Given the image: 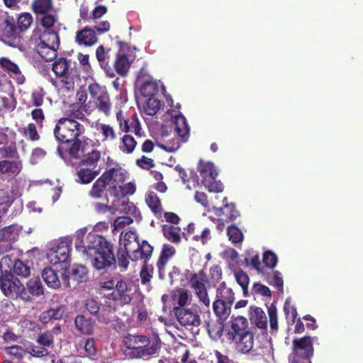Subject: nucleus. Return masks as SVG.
I'll return each mask as SVG.
<instances>
[{
	"label": "nucleus",
	"mask_w": 363,
	"mask_h": 363,
	"mask_svg": "<svg viewBox=\"0 0 363 363\" xmlns=\"http://www.w3.org/2000/svg\"><path fill=\"white\" fill-rule=\"evenodd\" d=\"M83 245H76V249L86 255L92 267L101 270L115 264L116 259L113 245L104 236L89 233Z\"/></svg>",
	"instance_id": "f257e3e1"
},
{
	"label": "nucleus",
	"mask_w": 363,
	"mask_h": 363,
	"mask_svg": "<svg viewBox=\"0 0 363 363\" xmlns=\"http://www.w3.org/2000/svg\"><path fill=\"white\" fill-rule=\"evenodd\" d=\"M85 133V127L76 120L70 118H61L58 120L54 134L56 139L62 143H72L67 152L72 158L79 157V152H86V145L94 144L88 138L81 137Z\"/></svg>",
	"instance_id": "f03ea898"
},
{
	"label": "nucleus",
	"mask_w": 363,
	"mask_h": 363,
	"mask_svg": "<svg viewBox=\"0 0 363 363\" xmlns=\"http://www.w3.org/2000/svg\"><path fill=\"white\" fill-rule=\"evenodd\" d=\"M102 287L111 290L110 293L105 294L106 303L109 307H113L114 309L128 305L133 300L130 294L131 289L128 288L127 282L123 279L108 280L104 283Z\"/></svg>",
	"instance_id": "7ed1b4c3"
},
{
	"label": "nucleus",
	"mask_w": 363,
	"mask_h": 363,
	"mask_svg": "<svg viewBox=\"0 0 363 363\" xmlns=\"http://www.w3.org/2000/svg\"><path fill=\"white\" fill-rule=\"evenodd\" d=\"M153 252V247L146 240H143L141 245H138V249L133 250L132 255L130 257L132 261L143 260L140 277L142 284H148L152 278L154 273V267L152 264H148L149 259L151 258Z\"/></svg>",
	"instance_id": "20e7f679"
},
{
	"label": "nucleus",
	"mask_w": 363,
	"mask_h": 363,
	"mask_svg": "<svg viewBox=\"0 0 363 363\" xmlns=\"http://www.w3.org/2000/svg\"><path fill=\"white\" fill-rule=\"evenodd\" d=\"M0 289L6 297L11 299H28L26 287L11 272H2L0 275Z\"/></svg>",
	"instance_id": "39448f33"
},
{
	"label": "nucleus",
	"mask_w": 363,
	"mask_h": 363,
	"mask_svg": "<svg viewBox=\"0 0 363 363\" xmlns=\"http://www.w3.org/2000/svg\"><path fill=\"white\" fill-rule=\"evenodd\" d=\"M197 169L201 183L209 192L220 193L223 191V184L216 180L218 172L213 162L201 160Z\"/></svg>",
	"instance_id": "423d86ee"
},
{
	"label": "nucleus",
	"mask_w": 363,
	"mask_h": 363,
	"mask_svg": "<svg viewBox=\"0 0 363 363\" xmlns=\"http://www.w3.org/2000/svg\"><path fill=\"white\" fill-rule=\"evenodd\" d=\"M315 337L304 336L292 341V352L289 359L291 363L309 362L313 355V341Z\"/></svg>",
	"instance_id": "0eeeda50"
},
{
	"label": "nucleus",
	"mask_w": 363,
	"mask_h": 363,
	"mask_svg": "<svg viewBox=\"0 0 363 363\" xmlns=\"http://www.w3.org/2000/svg\"><path fill=\"white\" fill-rule=\"evenodd\" d=\"M184 276L191 288L195 291L200 303L208 308L211 301L205 286L206 274L203 271L201 270L199 273H195L191 272L189 269H186Z\"/></svg>",
	"instance_id": "6e6552de"
},
{
	"label": "nucleus",
	"mask_w": 363,
	"mask_h": 363,
	"mask_svg": "<svg viewBox=\"0 0 363 363\" xmlns=\"http://www.w3.org/2000/svg\"><path fill=\"white\" fill-rule=\"evenodd\" d=\"M71 60L65 57H60L55 60L52 65V71L58 77L62 87L67 91L74 89V80L69 69Z\"/></svg>",
	"instance_id": "1a4fd4ad"
},
{
	"label": "nucleus",
	"mask_w": 363,
	"mask_h": 363,
	"mask_svg": "<svg viewBox=\"0 0 363 363\" xmlns=\"http://www.w3.org/2000/svg\"><path fill=\"white\" fill-rule=\"evenodd\" d=\"M71 245L72 240L69 238H61L48 252V258L50 262L53 264L67 262L69 258Z\"/></svg>",
	"instance_id": "9d476101"
},
{
	"label": "nucleus",
	"mask_w": 363,
	"mask_h": 363,
	"mask_svg": "<svg viewBox=\"0 0 363 363\" xmlns=\"http://www.w3.org/2000/svg\"><path fill=\"white\" fill-rule=\"evenodd\" d=\"M74 100L65 101L64 100L65 106H67L69 110L67 111V117L76 119H82L84 115L82 111H87L90 108L89 106L85 104L87 95L86 92H76Z\"/></svg>",
	"instance_id": "9b49d317"
},
{
	"label": "nucleus",
	"mask_w": 363,
	"mask_h": 363,
	"mask_svg": "<svg viewBox=\"0 0 363 363\" xmlns=\"http://www.w3.org/2000/svg\"><path fill=\"white\" fill-rule=\"evenodd\" d=\"M250 330L246 318L243 316L232 317L227 326L226 336L229 340H236L238 337Z\"/></svg>",
	"instance_id": "f8f14e48"
},
{
	"label": "nucleus",
	"mask_w": 363,
	"mask_h": 363,
	"mask_svg": "<svg viewBox=\"0 0 363 363\" xmlns=\"http://www.w3.org/2000/svg\"><path fill=\"white\" fill-rule=\"evenodd\" d=\"M0 35L7 39L14 40L19 36L18 28L16 26L15 18L5 13L2 16V19L0 23Z\"/></svg>",
	"instance_id": "ddd939ff"
},
{
	"label": "nucleus",
	"mask_w": 363,
	"mask_h": 363,
	"mask_svg": "<svg viewBox=\"0 0 363 363\" xmlns=\"http://www.w3.org/2000/svg\"><path fill=\"white\" fill-rule=\"evenodd\" d=\"M176 249L169 244H164L160 257L157 262V267L158 270V277L161 280L165 279L166 266L171 258L176 254Z\"/></svg>",
	"instance_id": "4468645a"
},
{
	"label": "nucleus",
	"mask_w": 363,
	"mask_h": 363,
	"mask_svg": "<svg viewBox=\"0 0 363 363\" xmlns=\"http://www.w3.org/2000/svg\"><path fill=\"white\" fill-rule=\"evenodd\" d=\"M173 311L182 325L199 326L201 323L200 317L196 312L179 307H174Z\"/></svg>",
	"instance_id": "2eb2a0df"
},
{
	"label": "nucleus",
	"mask_w": 363,
	"mask_h": 363,
	"mask_svg": "<svg viewBox=\"0 0 363 363\" xmlns=\"http://www.w3.org/2000/svg\"><path fill=\"white\" fill-rule=\"evenodd\" d=\"M161 345L162 342L158 336L152 339L147 336L146 343L142 345V348L139 351L138 358H148L158 355Z\"/></svg>",
	"instance_id": "dca6fc26"
},
{
	"label": "nucleus",
	"mask_w": 363,
	"mask_h": 363,
	"mask_svg": "<svg viewBox=\"0 0 363 363\" xmlns=\"http://www.w3.org/2000/svg\"><path fill=\"white\" fill-rule=\"evenodd\" d=\"M147 336L143 335H128L124 338V345L125 346L131 350L130 354L138 358L139 351L142 348V345L143 343H146Z\"/></svg>",
	"instance_id": "f3484780"
},
{
	"label": "nucleus",
	"mask_w": 363,
	"mask_h": 363,
	"mask_svg": "<svg viewBox=\"0 0 363 363\" xmlns=\"http://www.w3.org/2000/svg\"><path fill=\"white\" fill-rule=\"evenodd\" d=\"M94 99L96 107L106 116L110 114L111 102L108 92H90Z\"/></svg>",
	"instance_id": "a211bd4d"
},
{
	"label": "nucleus",
	"mask_w": 363,
	"mask_h": 363,
	"mask_svg": "<svg viewBox=\"0 0 363 363\" xmlns=\"http://www.w3.org/2000/svg\"><path fill=\"white\" fill-rule=\"evenodd\" d=\"M98 40L94 29L85 27L77 32L76 42L79 45L91 46L94 45Z\"/></svg>",
	"instance_id": "6ab92c4d"
},
{
	"label": "nucleus",
	"mask_w": 363,
	"mask_h": 363,
	"mask_svg": "<svg viewBox=\"0 0 363 363\" xmlns=\"http://www.w3.org/2000/svg\"><path fill=\"white\" fill-rule=\"evenodd\" d=\"M233 341L235 342V348L238 352L246 354L250 352L254 346V335L250 330Z\"/></svg>",
	"instance_id": "aec40b11"
},
{
	"label": "nucleus",
	"mask_w": 363,
	"mask_h": 363,
	"mask_svg": "<svg viewBox=\"0 0 363 363\" xmlns=\"http://www.w3.org/2000/svg\"><path fill=\"white\" fill-rule=\"evenodd\" d=\"M26 293L28 295V299H23L26 301H31L33 296H40L44 294V288L38 277H33L27 281Z\"/></svg>",
	"instance_id": "412c9836"
},
{
	"label": "nucleus",
	"mask_w": 363,
	"mask_h": 363,
	"mask_svg": "<svg viewBox=\"0 0 363 363\" xmlns=\"http://www.w3.org/2000/svg\"><path fill=\"white\" fill-rule=\"evenodd\" d=\"M144 97H147L146 112L150 116L155 115L164 106V102L156 97L158 92H140Z\"/></svg>",
	"instance_id": "4be33fe9"
},
{
	"label": "nucleus",
	"mask_w": 363,
	"mask_h": 363,
	"mask_svg": "<svg viewBox=\"0 0 363 363\" xmlns=\"http://www.w3.org/2000/svg\"><path fill=\"white\" fill-rule=\"evenodd\" d=\"M108 183L113 182L115 184L113 186V189H116V185H119L123 184L126 178V174L122 169L118 168H110L106 170L102 174Z\"/></svg>",
	"instance_id": "5701e85b"
},
{
	"label": "nucleus",
	"mask_w": 363,
	"mask_h": 363,
	"mask_svg": "<svg viewBox=\"0 0 363 363\" xmlns=\"http://www.w3.org/2000/svg\"><path fill=\"white\" fill-rule=\"evenodd\" d=\"M225 320L217 318L216 320L209 319L206 321V329L209 336L217 340L220 338L223 333Z\"/></svg>",
	"instance_id": "b1692460"
},
{
	"label": "nucleus",
	"mask_w": 363,
	"mask_h": 363,
	"mask_svg": "<svg viewBox=\"0 0 363 363\" xmlns=\"http://www.w3.org/2000/svg\"><path fill=\"white\" fill-rule=\"evenodd\" d=\"M99 174V169L79 166L76 173L77 177L76 181L82 184H87L91 183Z\"/></svg>",
	"instance_id": "393cba45"
},
{
	"label": "nucleus",
	"mask_w": 363,
	"mask_h": 363,
	"mask_svg": "<svg viewBox=\"0 0 363 363\" xmlns=\"http://www.w3.org/2000/svg\"><path fill=\"white\" fill-rule=\"evenodd\" d=\"M108 184L104 176L101 174L93 184L88 195L94 199H101Z\"/></svg>",
	"instance_id": "a878e982"
},
{
	"label": "nucleus",
	"mask_w": 363,
	"mask_h": 363,
	"mask_svg": "<svg viewBox=\"0 0 363 363\" xmlns=\"http://www.w3.org/2000/svg\"><path fill=\"white\" fill-rule=\"evenodd\" d=\"M58 48L40 42L35 47L36 52L47 62L52 61L57 57Z\"/></svg>",
	"instance_id": "bb28decb"
},
{
	"label": "nucleus",
	"mask_w": 363,
	"mask_h": 363,
	"mask_svg": "<svg viewBox=\"0 0 363 363\" xmlns=\"http://www.w3.org/2000/svg\"><path fill=\"white\" fill-rule=\"evenodd\" d=\"M164 237L174 244H179L181 240V228L172 225L164 224L162 226Z\"/></svg>",
	"instance_id": "cd10ccee"
},
{
	"label": "nucleus",
	"mask_w": 363,
	"mask_h": 363,
	"mask_svg": "<svg viewBox=\"0 0 363 363\" xmlns=\"http://www.w3.org/2000/svg\"><path fill=\"white\" fill-rule=\"evenodd\" d=\"M22 163L20 160L9 161L3 160L0 161V173L9 175H17L21 171Z\"/></svg>",
	"instance_id": "c85d7f7f"
},
{
	"label": "nucleus",
	"mask_w": 363,
	"mask_h": 363,
	"mask_svg": "<svg viewBox=\"0 0 363 363\" xmlns=\"http://www.w3.org/2000/svg\"><path fill=\"white\" fill-rule=\"evenodd\" d=\"M174 126L177 134L182 138L183 141H186L189 135L190 128L186 118L183 115L179 114L175 116Z\"/></svg>",
	"instance_id": "c756f323"
},
{
	"label": "nucleus",
	"mask_w": 363,
	"mask_h": 363,
	"mask_svg": "<svg viewBox=\"0 0 363 363\" xmlns=\"http://www.w3.org/2000/svg\"><path fill=\"white\" fill-rule=\"evenodd\" d=\"M250 319L259 328L265 329L267 328V317L261 308L251 306L250 308Z\"/></svg>",
	"instance_id": "7c9ffc66"
},
{
	"label": "nucleus",
	"mask_w": 363,
	"mask_h": 363,
	"mask_svg": "<svg viewBox=\"0 0 363 363\" xmlns=\"http://www.w3.org/2000/svg\"><path fill=\"white\" fill-rule=\"evenodd\" d=\"M228 305H233L235 297L232 289L226 286L225 282L223 281L216 290V299Z\"/></svg>",
	"instance_id": "2f4dec72"
},
{
	"label": "nucleus",
	"mask_w": 363,
	"mask_h": 363,
	"mask_svg": "<svg viewBox=\"0 0 363 363\" xmlns=\"http://www.w3.org/2000/svg\"><path fill=\"white\" fill-rule=\"evenodd\" d=\"M145 202L154 214L157 217H161L162 213V206L157 194L154 191H149L145 195Z\"/></svg>",
	"instance_id": "473e14b6"
},
{
	"label": "nucleus",
	"mask_w": 363,
	"mask_h": 363,
	"mask_svg": "<svg viewBox=\"0 0 363 363\" xmlns=\"http://www.w3.org/2000/svg\"><path fill=\"white\" fill-rule=\"evenodd\" d=\"M101 155L100 151L97 150H92L91 152H89L84 155V157L79 163V166L96 169L98 162L101 159Z\"/></svg>",
	"instance_id": "72a5a7b5"
},
{
	"label": "nucleus",
	"mask_w": 363,
	"mask_h": 363,
	"mask_svg": "<svg viewBox=\"0 0 363 363\" xmlns=\"http://www.w3.org/2000/svg\"><path fill=\"white\" fill-rule=\"evenodd\" d=\"M77 330L84 335H91L94 331V323L84 315H78L74 319Z\"/></svg>",
	"instance_id": "f704fd0d"
},
{
	"label": "nucleus",
	"mask_w": 363,
	"mask_h": 363,
	"mask_svg": "<svg viewBox=\"0 0 363 363\" xmlns=\"http://www.w3.org/2000/svg\"><path fill=\"white\" fill-rule=\"evenodd\" d=\"M218 216H222L219 220L231 222L240 216V212L233 203L225 204L223 208L218 210Z\"/></svg>",
	"instance_id": "c9c22d12"
},
{
	"label": "nucleus",
	"mask_w": 363,
	"mask_h": 363,
	"mask_svg": "<svg viewBox=\"0 0 363 363\" xmlns=\"http://www.w3.org/2000/svg\"><path fill=\"white\" fill-rule=\"evenodd\" d=\"M42 277L46 284L50 288L58 289L61 285L57 273L51 267H45L43 270Z\"/></svg>",
	"instance_id": "e433bc0d"
},
{
	"label": "nucleus",
	"mask_w": 363,
	"mask_h": 363,
	"mask_svg": "<svg viewBox=\"0 0 363 363\" xmlns=\"http://www.w3.org/2000/svg\"><path fill=\"white\" fill-rule=\"evenodd\" d=\"M31 9L37 16L49 13L54 10L52 0H33Z\"/></svg>",
	"instance_id": "4c0bfd02"
},
{
	"label": "nucleus",
	"mask_w": 363,
	"mask_h": 363,
	"mask_svg": "<svg viewBox=\"0 0 363 363\" xmlns=\"http://www.w3.org/2000/svg\"><path fill=\"white\" fill-rule=\"evenodd\" d=\"M130 67V63L126 55L118 53L114 62L116 72L121 75L125 76Z\"/></svg>",
	"instance_id": "58836bf2"
},
{
	"label": "nucleus",
	"mask_w": 363,
	"mask_h": 363,
	"mask_svg": "<svg viewBox=\"0 0 363 363\" xmlns=\"http://www.w3.org/2000/svg\"><path fill=\"white\" fill-rule=\"evenodd\" d=\"M231 306L232 305L215 300L213 303V310L217 318L225 320L230 315Z\"/></svg>",
	"instance_id": "ea45409f"
},
{
	"label": "nucleus",
	"mask_w": 363,
	"mask_h": 363,
	"mask_svg": "<svg viewBox=\"0 0 363 363\" xmlns=\"http://www.w3.org/2000/svg\"><path fill=\"white\" fill-rule=\"evenodd\" d=\"M40 42L59 48L60 37L58 33L54 30H45L40 36Z\"/></svg>",
	"instance_id": "a19ab883"
},
{
	"label": "nucleus",
	"mask_w": 363,
	"mask_h": 363,
	"mask_svg": "<svg viewBox=\"0 0 363 363\" xmlns=\"http://www.w3.org/2000/svg\"><path fill=\"white\" fill-rule=\"evenodd\" d=\"M96 56L98 61L100 62L101 67L104 69L106 74L109 77L114 76L113 69L111 68V65L108 64V62L106 61V53L103 45H100L97 48L96 51Z\"/></svg>",
	"instance_id": "79ce46f5"
},
{
	"label": "nucleus",
	"mask_w": 363,
	"mask_h": 363,
	"mask_svg": "<svg viewBox=\"0 0 363 363\" xmlns=\"http://www.w3.org/2000/svg\"><path fill=\"white\" fill-rule=\"evenodd\" d=\"M70 274L73 279L79 283L85 282L88 279V270L86 267L82 264H73Z\"/></svg>",
	"instance_id": "37998d69"
},
{
	"label": "nucleus",
	"mask_w": 363,
	"mask_h": 363,
	"mask_svg": "<svg viewBox=\"0 0 363 363\" xmlns=\"http://www.w3.org/2000/svg\"><path fill=\"white\" fill-rule=\"evenodd\" d=\"M40 18V25L45 30H53L55 24L58 21L57 11L54 9L52 11L42 14Z\"/></svg>",
	"instance_id": "c03bdc74"
},
{
	"label": "nucleus",
	"mask_w": 363,
	"mask_h": 363,
	"mask_svg": "<svg viewBox=\"0 0 363 363\" xmlns=\"http://www.w3.org/2000/svg\"><path fill=\"white\" fill-rule=\"evenodd\" d=\"M124 248L123 250H127L130 251L135 250L138 249V245H141L142 242L140 243L138 242V238L137 234L131 230L126 232L124 235Z\"/></svg>",
	"instance_id": "a18cd8bd"
},
{
	"label": "nucleus",
	"mask_w": 363,
	"mask_h": 363,
	"mask_svg": "<svg viewBox=\"0 0 363 363\" xmlns=\"http://www.w3.org/2000/svg\"><path fill=\"white\" fill-rule=\"evenodd\" d=\"M137 83L140 84V91H165V87L160 81L151 79L142 82L138 79Z\"/></svg>",
	"instance_id": "49530a36"
},
{
	"label": "nucleus",
	"mask_w": 363,
	"mask_h": 363,
	"mask_svg": "<svg viewBox=\"0 0 363 363\" xmlns=\"http://www.w3.org/2000/svg\"><path fill=\"white\" fill-rule=\"evenodd\" d=\"M172 296L173 300L177 303L179 308L185 306L189 301V292L184 289H177L173 291Z\"/></svg>",
	"instance_id": "de8ad7c7"
},
{
	"label": "nucleus",
	"mask_w": 363,
	"mask_h": 363,
	"mask_svg": "<svg viewBox=\"0 0 363 363\" xmlns=\"http://www.w3.org/2000/svg\"><path fill=\"white\" fill-rule=\"evenodd\" d=\"M13 274L23 278L28 277L30 274V267L20 259H16L13 266Z\"/></svg>",
	"instance_id": "09e8293b"
},
{
	"label": "nucleus",
	"mask_w": 363,
	"mask_h": 363,
	"mask_svg": "<svg viewBox=\"0 0 363 363\" xmlns=\"http://www.w3.org/2000/svg\"><path fill=\"white\" fill-rule=\"evenodd\" d=\"M133 254V251L123 250L122 247L119 248L117 252L118 264L123 269H126L129 264V259Z\"/></svg>",
	"instance_id": "8fccbe9b"
},
{
	"label": "nucleus",
	"mask_w": 363,
	"mask_h": 363,
	"mask_svg": "<svg viewBox=\"0 0 363 363\" xmlns=\"http://www.w3.org/2000/svg\"><path fill=\"white\" fill-rule=\"evenodd\" d=\"M33 23V16L30 13H21L18 18L17 21V28H18V32H23L26 30Z\"/></svg>",
	"instance_id": "3c124183"
},
{
	"label": "nucleus",
	"mask_w": 363,
	"mask_h": 363,
	"mask_svg": "<svg viewBox=\"0 0 363 363\" xmlns=\"http://www.w3.org/2000/svg\"><path fill=\"white\" fill-rule=\"evenodd\" d=\"M122 145L120 147L121 150L123 152L128 154L132 153L135 150L137 145V142L134 138L130 135H125L122 138Z\"/></svg>",
	"instance_id": "603ef678"
},
{
	"label": "nucleus",
	"mask_w": 363,
	"mask_h": 363,
	"mask_svg": "<svg viewBox=\"0 0 363 363\" xmlns=\"http://www.w3.org/2000/svg\"><path fill=\"white\" fill-rule=\"evenodd\" d=\"M235 279L238 284L242 287L245 296H248L247 287L250 282L248 275L242 270L238 271L235 274Z\"/></svg>",
	"instance_id": "864d4df0"
},
{
	"label": "nucleus",
	"mask_w": 363,
	"mask_h": 363,
	"mask_svg": "<svg viewBox=\"0 0 363 363\" xmlns=\"http://www.w3.org/2000/svg\"><path fill=\"white\" fill-rule=\"evenodd\" d=\"M227 234L229 237V240L233 243H238L243 239L242 233L235 225H231L227 228Z\"/></svg>",
	"instance_id": "5fc2aeb1"
},
{
	"label": "nucleus",
	"mask_w": 363,
	"mask_h": 363,
	"mask_svg": "<svg viewBox=\"0 0 363 363\" xmlns=\"http://www.w3.org/2000/svg\"><path fill=\"white\" fill-rule=\"evenodd\" d=\"M268 283L275 287L279 291H284V281L279 271H273L272 276L269 278Z\"/></svg>",
	"instance_id": "6e6d98bb"
},
{
	"label": "nucleus",
	"mask_w": 363,
	"mask_h": 363,
	"mask_svg": "<svg viewBox=\"0 0 363 363\" xmlns=\"http://www.w3.org/2000/svg\"><path fill=\"white\" fill-rule=\"evenodd\" d=\"M16 101L13 93H9L7 96H2L3 111L11 112L15 109Z\"/></svg>",
	"instance_id": "4d7b16f0"
},
{
	"label": "nucleus",
	"mask_w": 363,
	"mask_h": 363,
	"mask_svg": "<svg viewBox=\"0 0 363 363\" xmlns=\"http://www.w3.org/2000/svg\"><path fill=\"white\" fill-rule=\"evenodd\" d=\"M36 342L45 347L52 346L54 343V337L51 332L46 331L38 335Z\"/></svg>",
	"instance_id": "13d9d810"
},
{
	"label": "nucleus",
	"mask_w": 363,
	"mask_h": 363,
	"mask_svg": "<svg viewBox=\"0 0 363 363\" xmlns=\"http://www.w3.org/2000/svg\"><path fill=\"white\" fill-rule=\"evenodd\" d=\"M278 258L275 253L272 251H266L263 254L262 262L269 269H274L277 264Z\"/></svg>",
	"instance_id": "bf43d9fd"
},
{
	"label": "nucleus",
	"mask_w": 363,
	"mask_h": 363,
	"mask_svg": "<svg viewBox=\"0 0 363 363\" xmlns=\"http://www.w3.org/2000/svg\"><path fill=\"white\" fill-rule=\"evenodd\" d=\"M22 133L25 137L28 138L32 141L38 140L40 138L37 131L36 125L33 123H29L27 127L23 128Z\"/></svg>",
	"instance_id": "052dcab7"
},
{
	"label": "nucleus",
	"mask_w": 363,
	"mask_h": 363,
	"mask_svg": "<svg viewBox=\"0 0 363 363\" xmlns=\"http://www.w3.org/2000/svg\"><path fill=\"white\" fill-rule=\"evenodd\" d=\"M0 66L5 70L9 71L13 74H19L20 69L18 65L6 57H1L0 59Z\"/></svg>",
	"instance_id": "680f3d73"
},
{
	"label": "nucleus",
	"mask_w": 363,
	"mask_h": 363,
	"mask_svg": "<svg viewBox=\"0 0 363 363\" xmlns=\"http://www.w3.org/2000/svg\"><path fill=\"white\" fill-rule=\"evenodd\" d=\"M67 310L65 305H60L56 308H51L48 309L49 314L53 320H61L65 316Z\"/></svg>",
	"instance_id": "e2e57ef3"
},
{
	"label": "nucleus",
	"mask_w": 363,
	"mask_h": 363,
	"mask_svg": "<svg viewBox=\"0 0 363 363\" xmlns=\"http://www.w3.org/2000/svg\"><path fill=\"white\" fill-rule=\"evenodd\" d=\"M18 155L16 147L15 146H7L0 148V160L6 158H15Z\"/></svg>",
	"instance_id": "0e129e2a"
},
{
	"label": "nucleus",
	"mask_w": 363,
	"mask_h": 363,
	"mask_svg": "<svg viewBox=\"0 0 363 363\" xmlns=\"http://www.w3.org/2000/svg\"><path fill=\"white\" fill-rule=\"evenodd\" d=\"M13 196L6 191L0 189V206H3L4 208H7L13 203Z\"/></svg>",
	"instance_id": "69168bd1"
},
{
	"label": "nucleus",
	"mask_w": 363,
	"mask_h": 363,
	"mask_svg": "<svg viewBox=\"0 0 363 363\" xmlns=\"http://www.w3.org/2000/svg\"><path fill=\"white\" fill-rule=\"evenodd\" d=\"M100 303L94 298L86 299L84 303L85 308L92 315H96L100 309Z\"/></svg>",
	"instance_id": "338daca9"
},
{
	"label": "nucleus",
	"mask_w": 363,
	"mask_h": 363,
	"mask_svg": "<svg viewBox=\"0 0 363 363\" xmlns=\"http://www.w3.org/2000/svg\"><path fill=\"white\" fill-rule=\"evenodd\" d=\"M14 228L12 225L0 229V242H10L13 234Z\"/></svg>",
	"instance_id": "774afa93"
}]
</instances>
